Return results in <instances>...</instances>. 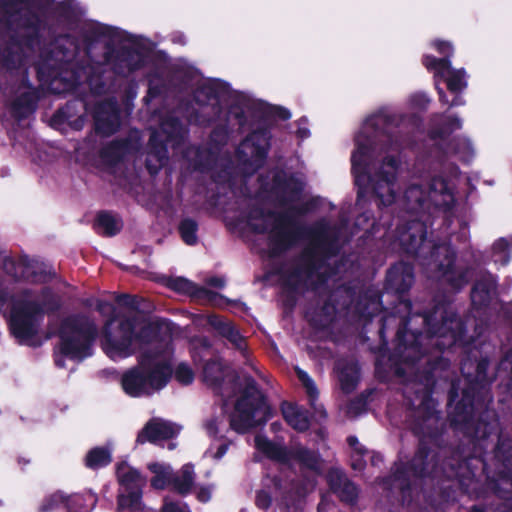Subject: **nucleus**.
Instances as JSON below:
<instances>
[{
	"mask_svg": "<svg viewBox=\"0 0 512 512\" xmlns=\"http://www.w3.org/2000/svg\"><path fill=\"white\" fill-rule=\"evenodd\" d=\"M171 331L168 323L158 327L136 319L108 320L101 333V347L112 360L141 351L139 365L123 374L121 384L132 397L150 395L164 388L171 375Z\"/></svg>",
	"mask_w": 512,
	"mask_h": 512,
	"instance_id": "f257e3e1",
	"label": "nucleus"
},
{
	"mask_svg": "<svg viewBox=\"0 0 512 512\" xmlns=\"http://www.w3.org/2000/svg\"><path fill=\"white\" fill-rule=\"evenodd\" d=\"M390 121L386 111L369 116L355 137L351 155L359 195L369 188L384 206L395 202V183L401 164L400 144L390 133Z\"/></svg>",
	"mask_w": 512,
	"mask_h": 512,
	"instance_id": "f03ea898",
	"label": "nucleus"
},
{
	"mask_svg": "<svg viewBox=\"0 0 512 512\" xmlns=\"http://www.w3.org/2000/svg\"><path fill=\"white\" fill-rule=\"evenodd\" d=\"M9 305L11 331L27 343L37 333L44 314L59 307V300L49 289L25 290L12 297Z\"/></svg>",
	"mask_w": 512,
	"mask_h": 512,
	"instance_id": "7ed1b4c3",
	"label": "nucleus"
},
{
	"mask_svg": "<svg viewBox=\"0 0 512 512\" xmlns=\"http://www.w3.org/2000/svg\"><path fill=\"white\" fill-rule=\"evenodd\" d=\"M342 238V231L327 224L321 223L313 236L310 247L303 255L304 270L299 271V277L304 279L306 285H313L315 278L319 282L326 280V262L330 265L331 255L334 254L337 244Z\"/></svg>",
	"mask_w": 512,
	"mask_h": 512,
	"instance_id": "20e7f679",
	"label": "nucleus"
},
{
	"mask_svg": "<svg viewBox=\"0 0 512 512\" xmlns=\"http://www.w3.org/2000/svg\"><path fill=\"white\" fill-rule=\"evenodd\" d=\"M270 407L257 389L254 380L245 379V387L238 391L234 409L230 415V427L237 433L248 430L267 421Z\"/></svg>",
	"mask_w": 512,
	"mask_h": 512,
	"instance_id": "39448f33",
	"label": "nucleus"
},
{
	"mask_svg": "<svg viewBox=\"0 0 512 512\" xmlns=\"http://www.w3.org/2000/svg\"><path fill=\"white\" fill-rule=\"evenodd\" d=\"M96 334V325L90 318L84 315L67 317L59 329L60 353L77 360L90 356Z\"/></svg>",
	"mask_w": 512,
	"mask_h": 512,
	"instance_id": "423d86ee",
	"label": "nucleus"
},
{
	"mask_svg": "<svg viewBox=\"0 0 512 512\" xmlns=\"http://www.w3.org/2000/svg\"><path fill=\"white\" fill-rule=\"evenodd\" d=\"M454 201L452 186L443 178L437 177L432 179L428 192L423 190L418 180H412L406 187L400 204L411 213H419L427 210L431 203L435 207L449 209Z\"/></svg>",
	"mask_w": 512,
	"mask_h": 512,
	"instance_id": "0eeeda50",
	"label": "nucleus"
},
{
	"mask_svg": "<svg viewBox=\"0 0 512 512\" xmlns=\"http://www.w3.org/2000/svg\"><path fill=\"white\" fill-rule=\"evenodd\" d=\"M248 224L255 232L268 234L272 254H277L293 242L294 224L291 215L264 214L262 210L254 209Z\"/></svg>",
	"mask_w": 512,
	"mask_h": 512,
	"instance_id": "6e6552de",
	"label": "nucleus"
},
{
	"mask_svg": "<svg viewBox=\"0 0 512 512\" xmlns=\"http://www.w3.org/2000/svg\"><path fill=\"white\" fill-rule=\"evenodd\" d=\"M436 50L444 55L442 59L426 55L424 65L428 70L434 72L436 82L439 78L443 79L450 92L459 94L467 87L466 72L464 69H453L449 58L453 54V46L450 42L437 40L433 42Z\"/></svg>",
	"mask_w": 512,
	"mask_h": 512,
	"instance_id": "1a4fd4ad",
	"label": "nucleus"
},
{
	"mask_svg": "<svg viewBox=\"0 0 512 512\" xmlns=\"http://www.w3.org/2000/svg\"><path fill=\"white\" fill-rule=\"evenodd\" d=\"M454 252L447 244L435 247L428 263L429 270L435 272V278L451 284L453 288H460L468 282V271L453 265Z\"/></svg>",
	"mask_w": 512,
	"mask_h": 512,
	"instance_id": "9d476101",
	"label": "nucleus"
},
{
	"mask_svg": "<svg viewBox=\"0 0 512 512\" xmlns=\"http://www.w3.org/2000/svg\"><path fill=\"white\" fill-rule=\"evenodd\" d=\"M254 446L259 452L263 453L270 459L285 463L295 458L311 470H320V461L318 456L304 448H298L295 451H288L282 444L274 443L261 434H257L255 436Z\"/></svg>",
	"mask_w": 512,
	"mask_h": 512,
	"instance_id": "9b49d317",
	"label": "nucleus"
},
{
	"mask_svg": "<svg viewBox=\"0 0 512 512\" xmlns=\"http://www.w3.org/2000/svg\"><path fill=\"white\" fill-rule=\"evenodd\" d=\"M116 474L118 481L127 492H121L118 498V511L130 509L138 511L142 508L140 488L144 486L145 479L127 462L117 464Z\"/></svg>",
	"mask_w": 512,
	"mask_h": 512,
	"instance_id": "f8f14e48",
	"label": "nucleus"
},
{
	"mask_svg": "<svg viewBox=\"0 0 512 512\" xmlns=\"http://www.w3.org/2000/svg\"><path fill=\"white\" fill-rule=\"evenodd\" d=\"M162 134L165 135L167 143L182 139L185 130L175 118H168L161 123L160 131L152 133L150 138L151 153L147 158V167L150 171H155L167 160V145L163 144Z\"/></svg>",
	"mask_w": 512,
	"mask_h": 512,
	"instance_id": "ddd939ff",
	"label": "nucleus"
},
{
	"mask_svg": "<svg viewBox=\"0 0 512 512\" xmlns=\"http://www.w3.org/2000/svg\"><path fill=\"white\" fill-rule=\"evenodd\" d=\"M445 312L441 326L432 324V318H425V322L431 333V341L440 349L448 348L456 344L465 345L469 341L464 339L463 325L460 319L452 312Z\"/></svg>",
	"mask_w": 512,
	"mask_h": 512,
	"instance_id": "4468645a",
	"label": "nucleus"
},
{
	"mask_svg": "<svg viewBox=\"0 0 512 512\" xmlns=\"http://www.w3.org/2000/svg\"><path fill=\"white\" fill-rule=\"evenodd\" d=\"M270 134L262 129L253 132L239 146L238 153L243 163H249L255 169L260 167L267 155Z\"/></svg>",
	"mask_w": 512,
	"mask_h": 512,
	"instance_id": "2eb2a0df",
	"label": "nucleus"
},
{
	"mask_svg": "<svg viewBox=\"0 0 512 512\" xmlns=\"http://www.w3.org/2000/svg\"><path fill=\"white\" fill-rule=\"evenodd\" d=\"M203 381L222 397L235 393L238 384L229 370H225L218 360L207 362L203 369Z\"/></svg>",
	"mask_w": 512,
	"mask_h": 512,
	"instance_id": "dca6fc26",
	"label": "nucleus"
},
{
	"mask_svg": "<svg viewBox=\"0 0 512 512\" xmlns=\"http://www.w3.org/2000/svg\"><path fill=\"white\" fill-rule=\"evenodd\" d=\"M5 271L15 278H25L35 282L46 279L44 265L38 261L21 258L17 262L11 258L4 260Z\"/></svg>",
	"mask_w": 512,
	"mask_h": 512,
	"instance_id": "f3484780",
	"label": "nucleus"
},
{
	"mask_svg": "<svg viewBox=\"0 0 512 512\" xmlns=\"http://www.w3.org/2000/svg\"><path fill=\"white\" fill-rule=\"evenodd\" d=\"M180 428L163 419L155 418L150 420L139 432L136 442L144 444L145 442L158 443L170 439L177 435Z\"/></svg>",
	"mask_w": 512,
	"mask_h": 512,
	"instance_id": "a211bd4d",
	"label": "nucleus"
},
{
	"mask_svg": "<svg viewBox=\"0 0 512 512\" xmlns=\"http://www.w3.org/2000/svg\"><path fill=\"white\" fill-rule=\"evenodd\" d=\"M227 87L219 81H207L201 84L195 92V100L200 105L218 108L226 101Z\"/></svg>",
	"mask_w": 512,
	"mask_h": 512,
	"instance_id": "6ab92c4d",
	"label": "nucleus"
},
{
	"mask_svg": "<svg viewBox=\"0 0 512 512\" xmlns=\"http://www.w3.org/2000/svg\"><path fill=\"white\" fill-rule=\"evenodd\" d=\"M167 286L178 293L190 295L203 302L219 304L220 297L217 293L206 287H198L186 278H171L168 280Z\"/></svg>",
	"mask_w": 512,
	"mask_h": 512,
	"instance_id": "aec40b11",
	"label": "nucleus"
},
{
	"mask_svg": "<svg viewBox=\"0 0 512 512\" xmlns=\"http://www.w3.org/2000/svg\"><path fill=\"white\" fill-rule=\"evenodd\" d=\"M96 129L103 134L113 133L119 125V112L114 101H107L100 105L94 113Z\"/></svg>",
	"mask_w": 512,
	"mask_h": 512,
	"instance_id": "412c9836",
	"label": "nucleus"
},
{
	"mask_svg": "<svg viewBox=\"0 0 512 512\" xmlns=\"http://www.w3.org/2000/svg\"><path fill=\"white\" fill-rule=\"evenodd\" d=\"M426 227L423 222L412 221L407 229L399 233V241L403 248L411 254H417L424 245Z\"/></svg>",
	"mask_w": 512,
	"mask_h": 512,
	"instance_id": "4be33fe9",
	"label": "nucleus"
},
{
	"mask_svg": "<svg viewBox=\"0 0 512 512\" xmlns=\"http://www.w3.org/2000/svg\"><path fill=\"white\" fill-rule=\"evenodd\" d=\"M328 482L331 489L342 501L352 503L358 495V489L350 482L340 469H331L328 473Z\"/></svg>",
	"mask_w": 512,
	"mask_h": 512,
	"instance_id": "5701e85b",
	"label": "nucleus"
},
{
	"mask_svg": "<svg viewBox=\"0 0 512 512\" xmlns=\"http://www.w3.org/2000/svg\"><path fill=\"white\" fill-rule=\"evenodd\" d=\"M414 282L413 269L409 264L398 263L388 272V286L398 293L407 291Z\"/></svg>",
	"mask_w": 512,
	"mask_h": 512,
	"instance_id": "b1692460",
	"label": "nucleus"
},
{
	"mask_svg": "<svg viewBox=\"0 0 512 512\" xmlns=\"http://www.w3.org/2000/svg\"><path fill=\"white\" fill-rule=\"evenodd\" d=\"M225 428L226 427L224 422L218 418L212 419L206 424L207 433L210 436L217 438L216 442L213 443L206 452L207 456L215 460L221 459L226 454L231 444L230 440H222L223 436L221 433L225 430Z\"/></svg>",
	"mask_w": 512,
	"mask_h": 512,
	"instance_id": "393cba45",
	"label": "nucleus"
},
{
	"mask_svg": "<svg viewBox=\"0 0 512 512\" xmlns=\"http://www.w3.org/2000/svg\"><path fill=\"white\" fill-rule=\"evenodd\" d=\"M210 325L215 328L220 335L225 337L235 348L245 351L246 341L244 337L235 328L232 322L224 320L219 316L213 315L209 317Z\"/></svg>",
	"mask_w": 512,
	"mask_h": 512,
	"instance_id": "a878e982",
	"label": "nucleus"
},
{
	"mask_svg": "<svg viewBox=\"0 0 512 512\" xmlns=\"http://www.w3.org/2000/svg\"><path fill=\"white\" fill-rule=\"evenodd\" d=\"M495 290V281L491 275H484L478 280L471 293L472 304L474 307L481 308L486 306L492 300Z\"/></svg>",
	"mask_w": 512,
	"mask_h": 512,
	"instance_id": "bb28decb",
	"label": "nucleus"
},
{
	"mask_svg": "<svg viewBox=\"0 0 512 512\" xmlns=\"http://www.w3.org/2000/svg\"><path fill=\"white\" fill-rule=\"evenodd\" d=\"M282 414L288 425L297 431H305L309 427V418L306 411L298 405L284 403Z\"/></svg>",
	"mask_w": 512,
	"mask_h": 512,
	"instance_id": "cd10ccee",
	"label": "nucleus"
},
{
	"mask_svg": "<svg viewBox=\"0 0 512 512\" xmlns=\"http://www.w3.org/2000/svg\"><path fill=\"white\" fill-rule=\"evenodd\" d=\"M87 31L91 33L89 41L103 42L107 46L118 43L122 38L121 31L102 24H88Z\"/></svg>",
	"mask_w": 512,
	"mask_h": 512,
	"instance_id": "c85d7f7f",
	"label": "nucleus"
},
{
	"mask_svg": "<svg viewBox=\"0 0 512 512\" xmlns=\"http://www.w3.org/2000/svg\"><path fill=\"white\" fill-rule=\"evenodd\" d=\"M144 64L143 55L135 50H125L117 57L114 69L117 74L126 75Z\"/></svg>",
	"mask_w": 512,
	"mask_h": 512,
	"instance_id": "c756f323",
	"label": "nucleus"
},
{
	"mask_svg": "<svg viewBox=\"0 0 512 512\" xmlns=\"http://www.w3.org/2000/svg\"><path fill=\"white\" fill-rule=\"evenodd\" d=\"M488 362L486 360H481L476 365L475 373L471 372L473 368V363L469 361H465L461 366V371L466 381L472 386L474 390L477 386L483 388L485 382L487 381L486 377V368Z\"/></svg>",
	"mask_w": 512,
	"mask_h": 512,
	"instance_id": "7c9ffc66",
	"label": "nucleus"
},
{
	"mask_svg": "<svg viewBox=\"0 0 512 512\" xmlns=\"http://www.w3.org/2000/svg\"><path fill=\"white\" fill-rule=\"evenodd\" d=\"M66 500V506L70 512H90L97 502V497L92 492L84 495H73Z\"/></svg>",
	"mask_w": 512,
	"mask_h": 512,
	"instance_id": "2f4dec72",
	"label": "nucleus"
},
{
	"mask_svg": "<svg viewBox=\"0 0 512 512\" xmlns=\"http://www.w3.org/2000/svg\"><path fill=\"white\" fill-rule=\"evenodd\" d=\"M148 469L154 474L151 486L155 489H164L171 481L172 469L165 463H150Z\"/></svg>",
	"mask_w": 512,
	"mask_h": 512,
	"instance_id": "473e14b6",
	"label": "nucleus"
},
{
	"mask_svg": "<svg viewBox=\"0 0 512 512\" xmlns=\"http://www.w3.org/2000/svg\"><path fill=\"white\" fill-rule=\"evenodd\" d=\"M337 370L339 373V381L342 390L350 392L354 389L358 381V368L355 364L350 363L346 365L338 364Z\"/></svg>",
	"mask_w": 512,
	"mask_h": 512,
	"instance_id": "72a5a7b5",
	"label": "nucleus"
},
{
	"mask_svg": "<svg viewBox=\"0 0 512 512\" xmlns=\"http://www.w3.org/2000/svg\"><path fill=\"white\" fill-rule=\"evenodd\" d=\"M121 221L110 213H100L97 217V230L105 235L111 236L121 229Z\"/></svg>",
	"mask_w": 512,
	"mask_h": 512,
	"instance_id": "f704fd0d",
	"label": "nucleus"
},
{
	"mask_svg": "<svg viewBox=\"0 0 512 512\" xmlns=\"http://www.w3.org/2000/svg\"><path fill=\"white\" fill-rule=\"evenodd\" d=\"M512 247V236L508 238H501L497 240L492 247V258L495 263H500L502 266L508 264L510 256L508 249Z\"/></svg>",
	"mask_w": 512,
	"mask_h": 512,
	"instance_id": "c9c22d12",
	"label": "nucleus"
},
{
	"mask_svg": "<svg viewBox=\"0 0 512 512\" xmlns=\"http://www.w3.org/2000/svg\"><path fill=\"white\" fill-rule=\"evenodd\" d=\"M193 475V466L189 464L184 465L179 476L174 479V488L181 494L188 493L193 485Z\"/></svg>",
	"mask_w": 512,
	"mask_h": 512,
	"instance_id": "e433bc0d",
	"label": "nucleus"
},
{
	"mask_svg": "<svg viewBox=\"0 0 512 512\" xmlns=\"http://www.w3.org/2000/svg\"><path fill=\"white\" fill-rule=\"evenodd\" d=\"M111 462V453L105 448H94L86 456V465L97 469Z\"/></svg>",
	"mask_w": 512,
	"mask_h": 512,
	"instance_id": "4c0bfd02",
	"label": "nucleus"
},
{
	"mask_svg": "<svg viewBox=\"0 0 512 512\" xmlns=\"http://www.w3.org/2000/svg\"><path fill=\"white\" fill-rule=\"evenodd\" d=\"M34 109L33 98L29 93H23L22 98L15 101L12 106L13 113L17 117H23Z\"/></svg>",
	"mask_w": 512,
	"mask_h": 512,
	"instance_id": "58836bf2",
	"label": "nucleus"
},
{
	"mask_svg": "<svg viewBox=\"0 0 512 512\" xmlns=\"http://www.w3.org/2000/svg\"><path fill=\"white\" fill-rule=\"evenodd\" d=\"M180 234L184 242L188 245L196 243L197 224L191 219L183 220L179 227Z\"/></svg>",
	"mask_w": 512,
	"mask_h": 512,
	"instance_id": "ea45409f",
	"label": "nucleus"
},
{
	"mask_svg": "<svg viewBox=\"0 0 512 512\" xmlns=\"http://www.w3.org/2000/svg\"><path fill=\"white\" fill-rule=\"evenodd\" d=\"M453 153L459 156L463 161H469L474 155V149L468 138H459L456 141Z\"/></svg>",
	"mask_w": 512,
	"mask_h": 512,
	"instance_id": "a19ab883",
	"label": "nucleus"
},
{
	"mask_svg": "<svg viewBox=\"0 0 512 512\" xmlns=\"http://www.w3.org/2000/svg\"><path fill=\"white\" fill-rule=\"evenodd\" d=\"M462 126V121L460 118L458 117H448L447 120H446V123L444 125V127H442L441 129L439 130H436V129H433L431 131V137L432 138H437V137H444L445 135L457 130V129H460Z\"/></svg>",
	"mask_w": 512,
	"mask_h": 512,
	"instance_id": "79ce46f5",
	"label": "nucleus"
},
{
	"mask_svg": "<svg viewBox=\"0 0 512 512\" xmlns=\"http://www.w3.org/2000/svg\"><path fill=\"white\" fill-rule=\"evenodd\" d=\"M174 374L176 380L183 385L191 384L194 380V372L186 363L178 364Z\"/></svg>",
	"mask_w": 512,
	"mask_h": 512,
	"instance_id": "37998d69",
	"label": "nucleus"
},
{
	"mask_svg": "<svg viewBox=\"0 0 512 512\" xmlns=\"http://www.w3.org/2000/svg\"><path fill=\"white\" fill-rule=\"evenodd\" d=\"M297 374L303 386L306 388L311 404L314 405V401L317 399L318 396V390L314 381L309 377V375L306 372L302 370H298Z\"/></svg>",
	"mask_w": 512,
	"mask_h": 512,
	"instance_id": "c03bdc74",
	"label": "nucleus"
},
{
	"mask_svg": "<svg viewBox=\"0 0 512 512\" xmlns=\"http://www.w3.org/2000/svg\"><path fill=\"white\" fill-rule=\"evenodd\" d=\"M348 442L349 445L355 449V455L352 456V468L355 470L363 469L364 463L360 459V456L363 454V449L359 447L357 438L349 437Z\"/></svg>",
	"mask_w": 512,
	"mask_h": 512,
	"instance_id": "a18cd8bd",
	"label": "nucleus"
},
{
	"mask_svg": "<svg viewBox=\"0 0 512 512\" xmlns=\"http://www.w3.org/2000/svg\"><path fill=\"white\" fill-rule=\"evenodd\" d=\"M503 372H509L511 375L508 391L512 395V347L506 352L505 357L499 365V373Z\"/></svg>",
	"mask_w": 512,
	"mask_h": 512,
	"instance_id": "49530a36",
	"label": "nucleus"
},
{
	"mask_svg": "<svg viewBox=\"0 0 512 512\" xmlns=\"http://www.w3.org/2000/svg\"><path fill=\"white\" fill-rule=\"evenodd\" d=\"M426 456V453L423 450H420L414 457L412 461V468L415 475L423 476L425 474L426 468L424 467V459Z\"/></svg>",
	"mask_w": 512,
	"mask_h": 512,
	"instance_id": "de8ad7c7",
	"label": "nucleus"
},
{
	"mask_svg": "<svg viewBox=\"0 0 512 512\" xmlns=\"http://www.w3.org/2000/svg\"><path fill=\"white\" fill-rule=\"evenodd\" d=\"M162 512H189L186 506L180 502H173L168 498H165Z\"/></svg>",
	"mask_w": 512,
	"mask_h": 512,
	"instance_id": "09e8293b",
	"label": "nucleus"
},
{
	"mask_svg": "<svg viewBox=\"0 0 512 512\" xmlns=\"http://www.w3.org/2000/svg\"><path fill=\"white\" fill-rule=\"evenodd\" d=\"M410 104H411L412 108L424 109V108H426L428 106L429 99H428V97L425 94L418 93V94H415V95L411 96Z\"/></svg>",
	"mask_w": 512,
	"mask_h": 512,
	"instance_id": "8fccbe9b",
	"label": "nucleus"
},
{
	"mask_svg": "<svg viewBox=\"0 0 512 512\" xmlns=\"http://www.w3.org/2000/svg\"><path fill=\"white\" fill-rule=\"evenodd\" d=\"M437 89H438L439 99L442 103L449 104V106H451V107L464 105L465 102L459 95H456L454 97V99L451 102H449L443 89L439 88L438 86H437Z\"/></svg>",
	"mask_w": 512,
	"mask_h": 512,
	"instance_id": "3c124183",
	"label": "nucleus"
},
{
	"mask_svg": "<svg viewBox=\"0 0 512 512\" xmlns=\"http://www.w3.org/2000/svg\"><path fill=\"white\" fill-rule=\"evenodd\" d=\"M270 503H271V496L267 492L261 490L257 493L256 505L259 508L266 509L267 507H269Z\"/></svg>",
	"mask_w": 512,
	"mask_h": 512,
	"instance_id": "603ef678",
	"label": "nucleus"
},
{
	"mask_svg": "<svg viewBox=\"0 0 512 512\" xmlns=\"http://www.w3.org/2000/svg\"><path fill=\"white\" fill-rule=\"evenodd\" d=\"M473 405V396L471 395L469 390H465L463 392V397L460 401L457 402L455 410L460 411L463 407L470 406L472 408Z\"/></svg>",
	"mask_w": 512,
	"mask_h": 512,
	"instance_id": "864d4df0",
	"label": "nucleus"
},
{
	"mask_svg": "<svg viewBox=\"0 0 512 512\" xmlns=\"http://www.w3.org/2000/svg\"><path fill=\"white\" fill-rule=\"evenodd\" d=\"M197 498L201 502H207L211 498V491L209 488H201L197 493Z\"/></svg>",
	"mask_w": 512,
	"mask_h": 512,
	"instance_id": "5fc2aeb1",
	"label": "nucleus"
},
{
	"mask_svg": "<svg viewBox=\"0 0 512 512\" xmlns=\"http://www.w3.org/2000/svg\"><path fill=\"white\" fill-rule=\"evenodd\" d=\"M272 189L283 190L284 192H287L288 190H290V184L289 183H285V184L282 185L280 177L276 176L275 179H274V183H273Z\"/></svg>",
	"mask_w": 512,
	"mask_h": 512,
	"instance_id": "6e6d98bb",
	"label": "nucleus"
},
{
	"mask_svg": "<svg viewBox=\"0 0 512 512\" xmlns=\"http://www.w3.org/2000/svg\"><path fill=\"white\" fill-rule=\"evenodd\" d=\"M369 305L371 306V311H361L362 316L367 318H371L379 309V303L376 300L371 301Z\"/></svg>",
	"mask_w": 512,
	"mask_h": 512,
	"instance_id": "4d7b16f0",
	"label": "nucleus"
},
{
	"mask_svg": "<svg viewBox=\"0 0 512 512\" xmlns=\"http://www.w3.org/2000/svg\"><path fill=\"white\" fill-rule=\"evenodd\" d=\"M119 302L125 304V305H129L133 308H138L137 304H136V300L134 298H131L130 296L128 295H124V296H121L119 298Z\"/></svg>",
	"mask_w": 512,
	"mask_h": 512,
	"instance_id": "13d9d810",
	"label": "nucleus"
},
{
	"mask_svg": "<svg viewBox=\"0 0 512 512\" xmlns=\"http://www.w3.org/2000/svg\"><path fill=\"white\" fill-rule=\"evenodd\" d=\"M208 284L213 287L222 288L225 285V281L222 278L214 277L208 280Z\"/></svg>",
	"mask_w": 512,
	"mask_h": 512,
	"instance_id": "bf43d9fd",
	"label": "nucleus"
},
{
	"mask_svg": "<svg viewBox=\"0 0 512 512\" xmlns=\"http://www.w3.org/2000/svg\"><path fill=\"white\" fill-rule=\"evenodd\" d=\"M8 297L5 291L0 290V311L3 309V307L7 304Z\"/></svg>",
	"mask_w": 512,
	"mask_h": 512,
	"instance_id": "052dcab7",
	"label": "nucleus"
},
{
	"mask_svg": "<svg viewBox=\"0 0 512 512\" xmlns=\"http://www.w3.org/2000/svg\"><path fill=\"white\" fill-rule=\"evenodd\" d=\"M289 209L292 210L290 214H293L294 212L303 213L306 211V209L300 207L298 203L293 204Z\"/></svg>",
	"mask_w": 512,
	"mask_h": 512,
	"instance_id": "680f3d73",
	"label": "nucleus"
},
{
	"mask_svg": "<svg viewBox=\"0 0 512 512\" xmlns=\"http://www.w3.org/2000/svg\"><path fill=\"white\" fill-rule=\"evenodd\" d=\"M371 461L373 465H377L379 462H382V457L379 454H373Z\"/></svg>",
	"mask_w": 512,
	"mask_h": 512,
	"instance_id": "e2e57ef3",
	"label": "nucleus"
},
{
	"mask_svg": "<svg viewBox=\"0 0 512 512\" xmlns=\"http://www.w3.org/2000/svg\"><path fill=\"white\" fill-rule=\"evenodd\" d=\"M458 397V393H457V389L455 386L452 387V391H451V403H450V406L452 405L453 402H456V398Z\"/></svg>",
	"mask_w": 512,
	"mask_h": 512,
	"instance_id": "0e129e2a",
	"label": "nucleus"
},
{
	"mask_svg": "<svg viewBox=\"0 0 512 512\" xmlns=\"http://www.w3.org/2000/svg\"><path fill=\"white\" fill-rule=\"evenodd\" d=\"M89 85L91 86V88L94 90L95 93H100L101 89L96 86L95 80L93 78L90 79Z\"/></svg>",
	"mask_w": 512,
	"mask_h": 512,
	"instance_id": "69168bd1",
	"label": "nucleus"
},
{
	"mask_svg": "<svg viewBox=\"0 0 512 512\" xmlns=\"http://www.w3.org/2000/svg\"><path fill=\"white\" fill-rule=\"evenodd\" d=\"M107 306H110V305L105 302H99L97 305V310L100 312H104V310Z\"/></svg>",
	"mask_w": 512,
	"mask_h": 512,
	"instance_id": "338daca9",
	"label": "nucleus"
},
{
	"mask_svg": "<svg viewBox=\"0 0 512 512\" xmlns=\"http://www.w3.org/2000/svg\"><path fill=\"white\" fill-rule=\"evenodd\" d=\"M298 133L301 138H305L309 135V131L307 129H299Z\"/></svg>",
	"mask_w": 512,
	"mask_h": 512,
	"instance_id": "774afa93",
	"label": "nucleus"
}]
</instances>
